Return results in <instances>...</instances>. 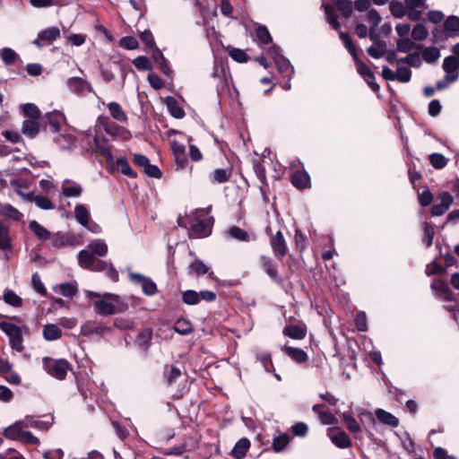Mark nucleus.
Here are the masks:
<instances>
[{
  "label": "nucleus",
  "mask_w": 459,
  "mask_h": 459,
  "mask_svg": "<svg viewBox=\"0 0 459 459\" xmlns=\"http://www.w3.org/2000/svg\"><path fill=\"white\" fill-rule=\"evenodd\" d=\"M431 289L436 292L438 299L446 302H454V305H445L444 308L451 313L455 321H457L456 312L459 311V303L456 300V295L451 290L446 281L434 279L431 282Z\"/></svg>",
  "instance_id": "obj_1"
},
{
  "label": "nucleus",
  "mask_w": 459,
  "mask_h": 459,
  "mask_svg": "<svg viewBox=\"0 0 459 459\" xmlns=\"http://www.w3.org/2000/svg\"><path fill=\"white\" fill-rule=\"evenodd\" d=\"M211 209H197L194 215L195 218L190 221L189 225V238H206L212 233V227L213 223V218L203 219L206 216Z\"/></svg>",
  "instance_id": "obj_2"
},
{
  "label": "nucleus",
  "mask_w": 459,
  "mask_h": 459,
  "mask_svg": "<svg viewBox=\"0 0 459 459\" xmlns=\"http://www.w3.org/2000/svg\"><path fill=\"white\" fill-rule=\"evenodd\" d=\"M96 313L100 316H111L123 313L127 309V305L119 303V297L113 293H105L102 299L94 301Z\"/></svg>",
  "instance_id": "obj_3"
},
{
  "label": "nucleus",
  "mask_w": 459,
  "mask_h": 459,
  "mask_svg": "<svg viewBox=\"0 0 459 459\" xmlns=\"http://www.w3.org/2000/svg\"><path fill=\"white\" fill-rule=\"evenodd\" d=\"M65 119V115L59 111L46 113L40 118L41 132L46 134H57L61 130V124Z\"/></svg>",
  "instance_id": "obj_4"
},
{
  "label": "nucleus",
  "mask_w": 459,
  "mask_h": 459,
  "mask_svg": "<svg viewBox=\"0 0 459 459\" xmlns=\"http://www.w3.org/2000/svg\"><path fill=\"white\" fill-rule=\"evenodd\" d=\"M0 329L8 335L10 344L13 350H16L17 351H22L23 350V338L22 330L19 326L9 322H1Z\"/></svg>",
  "instance_id": "obj_5"
},
{
  "label": "nucleus",
  "mask_w": 459,
  "mask_h": 459,
  "mask_svg": "<svg viewBox=\"0 0 459 459\" xmlns=\"http://www.w3.org/2000/svg\"><path fill=\"white\" fill-rule=\"evenodd\" d=\"M43 367L48 373H67L72 371V365L65 359H54L43 358Z\"/></svg>",
  "instance_id": "obj_6"
},
{
  "label": "nucleus",
  "mask_w": 459,
  "mask_h": 459,
  "mask_svg": "<svg viewBox=\"0 0 459 459\" xmlns=\"http://www.w3.org/2000/svg\"><path fill=\"white\" fill-rule=\"evenodd\" d=\"M327 435L333 444L338 448L345 449L352 446V442L349 435L340 428H330L327 429Z\"/></svg>",
  "instance_id": "obj_7"
},
{
  "label": "nucleus",
  "mask_w": 459,
  "mask_h": 459,
  "mask_svg": "<svg viewBox=\"0 0 459 459\" xmlns=\"http://www.w3.org/2000/svg\"><path fill=\"white\" fill-rule=\"evenodd\" d=\"M270 246L274 256L279 260H281L288 253V246L281 230H278L276 234L272 235L270 238Z\"/></svg>",
  "instance_id": "obj_8"
},
{
  "label": "nucleus",
  "mask_w": 459,
  "mask_h": 459,
  "mask_svg": "<svg viewBox=\"0 0 459 459\" xmlns=\"http://www.w3.org/2000/svg\"><path fill=\"white\" fill-rule=\"evenodd\" d=\"M259 262L263 270L271 278V280L276 284L281 286L283 284V279L279 275L273 259L268 255H263L259 257Z\"/></svg>",
  "instance_id": "obj_9"
},
{
  "label": "nucleus",
  "mask_w": 459,
  "mask_h": 459,
  "mask_svg": "<svg viewBox=\"0 0 459 459\" xmlns=\"http://www.w3.org/2000/svg\"><path fill=\"white\" fill-rule=\"evenodd\" d=\"M453 196L448 192H442L436 199V203L431 207V214L433 216L443 215L451 206L453 203Z\"/></svg>",
  "instance_id": "obj_10"
},
{
  "label": "nucleus",
  "mask_w": 459,
  "mask_h": 459,
  "mask_svg": "<svg viewBox=\"0 0 459 459\" xmlns=\"http://www.w3.org/2000/svg\"><path fill=\"white\" fill-rule=\"evenodd\" d=\"M61 37L60 30L57 27H48L45 30H40L38 33V37L33 41V45L37 48H41L44 45L41 41H46L48 44H52L55 40Z\"/></svg>",
  "instance_id": "obj_11"
},
{
  "label": "nucleus",
  "mask_w": 459,
  "mask_h": 459,
  "mask_svg": "<svg viewBox=\"0 0 459 459\" xmlns=\"http://www.w3.org/2000/svg\"><path fill=\"white\" fill-rule=\"evenodd\" d=\"M66 84L69 90L78 96H82L85 91H94L91 84L81 77H71L66 81Z\"/></svg>",
  "instance_id": "obj_12"
},
{
  "label": "nucleus",
  "mask_w": 459,
  "mask_h": 459,
  "mask_svg": "<svg viewBox=\"0 0 459 459\" xmlns=\"http://www.w3.org/2000/svg\"><path fill=\"white\" fill-rule=\"evenodd\" d=\"M443 69L446 72V80L448 82H454L459 76V57L446 56L443 62Z\"/></svg>",
  "instance_id": "obj_13"
},
{
  "label": "nucleus",
  "mask_w": 459,
  "mask_h": 459,
  "mask_svg": "<svg viewBox=\"0 0 459 459\" xmlns=\"http://www.w3.org/2000/svg\"><path fill=\"white\" fill-rule=\"evenodd\" d=\"M188 274L199 277L201 275L207 274L211 280H216L217 277L214 272L211 270L201 259H195L188 266Z\"/></svg>",
  "instance_id": "obj_14"
},
{
  "label": "nucleus",
  "mask_w": 459,
  "mask_h": 459,
  "mask_svg": "<svg viewBox=\"0 0 459 459\" xmlns=\"http://www.w3.org/2000/svg\"><path fill=\"white\" fill-rule=\"evenodd\" d=\"M290 182L299 190L311 187L310 176L304 169H297L290 176Z\"/></svg>",
  "instance_id": "obj_15"
},
{
  "label": "nucleus",
  "mask_w": 459,
  "mask_h": 459,
  "mask_svg": "<svg viewBox=\"0 0 459 459\" xmlns=\"http://www.w3.org/2000/svg\"><path fill=\"white\" fill-rule=\"evenodd\" d=\"M307 329L305 324H289L284 326L282 333L284 336L294 340H303L307 335Z\"/></svg>",
  "instance_id": "obj_16"
},
{
  "label": "nucleus",
  "mask_w": 459,
  "mask_h": 459,
  "mask_svg": "<svg viewBox=\"0 0 459 459\" xmlns=\"http://www.w3.org/2000/svg\"><path fill=\"white\" fill-rule=\"evenodd\" d=\"M22 132L27 137L33 139L41 132L40 119H26L22 122Z\"/></svg>",
  "instance_id": "obj_17"
},
{
  "label": "nucleus",
  "mask_w": 459,
  "mask_h": 459,
  "mask_svg": "<svg viewBox=\"0 0 459 459\" xmlns=\"http://www.w3.org/2000/svg\"><path fill=\"white\" fill-rule=\"evenodd\" d=\"M232 175V168L216 169L209 175L212 184H223L230 181Z\"/></svg>",
  "instance_id": "obj_18"
},
{
  "label": "nucleus",
  "mask_w": 459,
  "mask_h": 459,
  "mask_svg": "<svg viewBox=\"0 0 459 459\" xmlns=\"http://www.w3.org/2000/svg\"><path fill=\"white\" fill-rule=\"evenodd\" d=\"M281 351L297 363H304L308 359L307 352L300 348L285 345Z\"/></svg>",
  "instance_id": "obj_19"
},
{
  "label": "nucleus",
  "mask_w": 459,
  "mask_h": 459,
  "mask_svg": "<svg viewBox=\"0 0 459 459\" xmlns=\"http://www.w3.org/2000/svg\"><path fill=\"white\" fill-rule=\"evenodd\" d=\"M186 375H169L167 377V384L169 386L176 385L177 393L174 394V396L182 397L183 396V389L186 387Z\"/></svg>",
  "instance_id": "obj_20"
},
{
  "label": "nucleus",
  "mask_w": 459,
  "mask_h": 459,
  "mask_svg": "<svg viewBox=\"0 0 459 459\" xmlns=\"http://www.w3.org/2000/svg\"><path fill=\"white\" fill-rule=\"evenodd\" d=\"M164 103L167 106V108L169 114L176 119H182L186 116L185 110L179 107L178 100L172 97L168 96L164 100Z\"/></svg>",
  "instance_id": "obj_21"
},
{
  "label": "nucleus",
  "mask_w": 459,
  "mask_h": 459,
  "mask_svg": "<svg viewBox=\"0 0 459 459\" xmlns=\"http://www.w3.org/2000/svg\"><path fill=\"white\" fill-rule=\"evenodd\" d=\"M152 339V329L150 327L142 330L136 336L135 343L144 352H147Z\"/></svg>",
  "instance_id": "obj_22"
},
{
  "label": "nucleus",
  "mask_w": 459,
  "mask_h": 459,
  "mask_svg": "<svg viewBox=\"0 0 459 459\" xmlns=\"http://www.w3.org/2000/svg\"><path fill=\"white\" fill-rule=\"evenodd\" d=\"M152 58L159 65V68L163 74L169 77L171 76L173 71L170 69L168 60L159 48H155L152 50Z\"/></svg>",
  "instance_id": "obj_23"
},
{
  "label": "nucleus",
  "mask_w": 459,
  "mask_h": 459,
  "mask_svg": "<svg viewBox=\"0 0 459 459\" xmlns=\"http://www.w3.org/2000/svg\"><path fill=\"white\" fill-rule=\"evenodd\" d=\"M13 248V240L9 226L0 221V250L7 251Z\"/></svg>",
  "instance_id": "obj_24"
},
{
  "label": "nucleus",
  "mask_w": 459,
  "mask_h": 459,
  "mask_svg": "<svg viewBox=\"0 0 459 459\" xmlns=\"http://www.w3.org/2000/svg\"><path fill=\"white\" fill-rule=\"evenodd\" d=\"M250 441L247 437L240 438L232 448L230 455L235 459H242L246 456L250 447Z\"/></svg>",
  "instance_id": "obj_25"
},
{
  "label": "nucleus",
  "mask_w": 459,
  "mask_h": 459,
  "mask_svg": "<svg viewBox=\"0 0 459 459\" xmlns=\"http://www.w3.org/2000/svg\"><path fill=\"white\" fill-rule=\"evenodd\" d=\"M376 417L383 424L388 425L393 428H396L399 425V420L392 413L383 410L377 409L375 411Z\"/></svg>",
  "instance_id": "obj_26"
},
{
  "label": "nucleus",
  "mask_w": 459,
  "mask_h": 459,
  "mask_svg": "<svg viewBox=\"0 0 459 459\" xmlns=\"http://www.w3.org/2000/svg\"><path fill=\"white\" fill-rule=\"evenodd\" d=\"M29 229L37 236L39 240L46 241L51 238V233L37 221L29 223Z\"/></svg>",
  "instance_id": "obj_27"
},
{
  "label": "nucleus",
  "mask_w": 459,
  "mask_h": 459,
  "mask_svg": "<svg viewBox=\"0 0 459 459\" xmlns=\"http://www.w3.org/2000/svg\"><path fill=\"white\" fill-rule=\"evenodd\" d=\"M228 234L230 238L241 241V242H249L250 240H255V238H250V235L245 230L239 228L238 226H232L228 230Z\"/></svg>",
  "instance_id": "obj_28"
},
{
  "label": "nucleus",
  "mask_w": 459,
  "mask_h": 459,
  "mask_svg": "<svg viewBox=\"0 0 459 459\" xmlns=\"http://www.w3.org/2000/svg\"><path fill=\"white\" fill-rule=\"evenodd\" d=\"M93 142L96 152L103 156L108 162L113 161L112 146L102 143L97 136L94 137Z\"/></svg>",
  "instance_id": "obj_29"
},
{
  "label": "nucleus",
  "mask_w": 459,
  "mask_h": 459,
  "mask_svg": "<svg viewBox=\"0 0 459 459\" xmlns=\"http://www.w3.org/2000/svg\"><path fill=\"white\" fill-rule=\"evenodd\" d=\"M422 45L415 44L409 38H401L396 42V50L400 53H410L413 48L421 49Z\"/></svg>",
  "instance_id": "obj_30"
},
{
  "label": "nucleus",
  "mask_w": 459,
  "mask_h": 459,
  "mask_svg": "<svg viewBox=\"0 0 459 459\" xmlns=\"http://www.w3.org/2000/svg\"><path fill=\"white\" fill-rule=\"evenodd\" d=\"M95 256L89 250H81L78 253V264L82 268L90 270L95 262Z\"/></svg>",
  "instance_id": "obj_31"
},
{
  "label": "nucleus",
  "mask_w": 459,
  "mask_h": 459,
  "mask_svg": "<svg viewBox=\"0 0 459 459\" xmlns=\"http://www.w3.org/2000/svg\"><path fill=\"white\" fill-rule=\"evenodd\" d=\"M108 108L111 117L117 121L121 123L127 121V117L119 103L114 101L110 102L108 104Z\"/></svg>",
  "instance_id": "obj_32"
},
{
  "label": "nucleus",
  "mask_w": 459,
  "mask_h": 459,
  "mask_svg": "<svg viewBox=\"0 0 459 459\" xmlns=\"http://www.w3.org/2000/svg\"><path fill=\"white\" fill-rule=\"evenodd\" d=\"M279 73L284 74L285 76L290 78L293 74V67L290 65V60L283 56H278V59L274 60Z\"/></svg>",
  "instance_id": "obj_33"
},
{
  "label": "nucleus",
  "mask_w": 459,
  "mask_h": 459,
  "mask_svg": "<svg viewBox=\"0 0 459 459\" xmlns=\"http://www.w3.org/2000/svg\"><path fill=\"white\" fill-rule=\"evenodd\" d=\"M74 216L77 221L83 227H87L91 219V215L87 208L83 204H77L74 208Z\"/></svg>",
  "instance_id": "obj_34"
},
{
  "label": "nucleus",
  "mask_w": 459,
  "mask_h": 459,
  "mask_svg": "<svg viewBox=\"0 0 459 459\" xmlns=\"http://www.w3.org/2000/svg\"><path fill=\"white\" fill-rule=\"evenodd\" d=\"M57 289H58L59 293L62 296L70 298V299H73L74 296H76V294L78 292L76 284L72 283V282L60 283L59 285H57L55 288V290L57 291Z\"/></svg>",
  "instance_id": "obj_35"
},
{
  "label": "nucleus",
  "mask_w": 459,
  "mask_h": 459,
  "mask_svg": "<svg viewBox=\"0 0 459 459\" xmlns=\"http://www.w3.org/2000/svg\"><path fill=\"white\" fill-rule=\"evenodd\" d=\"M116 164H117V167L119 168L120 172L123 175H125L130 178H137V173L132 169L126 157H118L116 160Z\"/></svg>",
  "instance_id": "obj_36"
},
{
  "label": "nucleus",
  "mask_w": 459,
  "mask_h": 459,
  "mask_svg": "<svg viewBox=\"0 0 459 459\" xmlns=\"http://www.w3.org/2000/svg\"><path fill=\"white\" fill-rule=\"evenodd\" d=\"M43 336L47 341H56L62 336V331L58 325L48 324L44 326Z\"/></svg>",
  "instance_id": "obj_37"
},
{
  "label": "nucleus",
  "mask_w": 459,
  "mask_h": 459,
  "mask_svg": "<svg viewBox=\"0 0 459 459\" xmlns=\"http://www.w3.org/2000/svg\"><path fill=\"white\" fill-rule=\"evenodd\" d=\"M22 421H17L9 426L4 430L3 435L12 440H20L22 432Z\"/></svg>",
  "instance_id": "obj_38"
},
{
  "label": "nucleus",
  "mask_w": 459,
  "mask_h": 459,
  "mask_svg": "<svg viewBox=\"0 0 459 459\" xmlns=\"http://www.w3.org/2000/svg\"><path fill=\"white\" fill-rule=\"evenodd\" d=\"M290 441V436L286 433L281 434L273 439L272 448L275 453L282 452Z\"/></svg>",
  "instance_id": "obj_39"
},
{
  "label": "nucleus",
  "mask_w": 459,
  "mask_h": 459,
  "mask_svg": "<svg viewBox=\"0 0 459 459\" xmlns=\"http://www.w3.org/2000/svg\"><path fill=\"white\" fill-rule=\"evenodd\" d=\"M88 247L91 253L99 256H104L108 253V246L102 239H95L91 241L88 245Z\"/></svg>",
  "instance_id": "obj_40"
},
{
  "label": "nucleus",
  "mask_w": 459,
  "mask_h": 459,
  "mask_svg": "<svg viewBox=\"0 0 459 459\" xmlns=\"http://www.w3.org/2000/svg\"><path fill=\"white\" fill-rule=\"evenodd\" d=\"M109 66L110 68H117L120 72V75L123 81L126 80L127 74L129 72H132V68L130 65L127 62H125L124 60H109Z\"/></svg>",
  "instance_id": "obj_41"
},
{
  "label": "nucleus",
  "mask_w": 459,
  "mask_h": 459,
  "mask_svg": "<svg viewBox=\"0 0 459 459\" xmlns=\"http://www.w3.org/2000/svg\"><path fill=\"white\" fill-rule=\"evenodd\" d=\"M22 109L24 117H28L29 119H40L42 117L41 111L33 103H26L22 105Z\"/></svg>",
  "instance_id": "obj_42"
},
{
  "label": "nucleus",
  "mask_w": 459,
  "mask_h": 459,
  "mask_svg": "<svg viewBox=\"0 0 459 459\" xmlns=\"http://www.w3.org/2000/svg\"><path fill=\"white\" fill-rule=\"evenodd\" d=\"M339 37L342 43L344 44V47L349 51V53L351 55L352 58L358 56V50L356 46L354 45L351 36L349 33L339 30Z\"/></svg>",
  "instance_id": "obj_43"
},
{
  "label": "nucleus",
  "mask_w": 459,
  "mask_h": 459,
  "mask_svg": "<svg viewBox=\"0 0 459 459\" xmlns=\"http://www.w3.org/2000/svg\"><path fill=\"white\" fill-rule=\"evenodd\" d=\"M4 301L13 307H21L22 306V299L19 297L13 290H6L3 296Z\"/></svg>",
  "instance_id": "obj_44"
},
{
  "label": "nucleus",
  "mask_w": 459,
  "mask_h": 459,
  "mask_svg": "<svg viewBox=\"0 0 459 459\" xmlns=\"http://www.w3.org/2000/svg\"><path fill=\"white\" fill-rule=\"evenodd\" d=\"M253 169H254L256 177L260 180V182L263 185H267L266 170H265V167L264 165V160H256V159L254 160H253Z\"/></svg>",
  "instance_id": "obj_45"
},
{
  "label": "nucleus",
  "mask_w": 459,
  "mask_h": 459,
  "mask_svg": "<svg viewBox=\"0 0 459 459\" xmlns=\"http://www.w3.org/2000/svg\"><path fill=\"white\" fill-rule=\"evenodd\" d=\"M325 15H326V20H327L328 23L331 25L332 29L339 31L341 29V23L339 22L338 16L334 13L333 6H331L329 4L326 5L325 7Z\"/></svg>",
  "instance_id": "obj_46"
},
{
  "label": "nucleus",
  "mask_w": 459,
  "mask_h": 459,
  "mask_svg": "<svg viewBox=\"0 0 459 459\" xmlns=\"http://www.w3.org/2000/svg\"><path fill=\"white\" fill-rule=\"evenodd\" d=\"M0 56L5 65H11L16 62L17 59H19V56L17 53L10 48H4L0 51Z\"/></svg>",
  "instance_id": "obj_47"
},
{
  "label": "nucleus",
  "mask_w": 459,
  "mask_h": 459,
  "mask_svg": "<svg viewBox=\"0 0 459 459\" xmlns=\"http://www.w3.org/2000/svg\"><path fill=\"white\" fill-rule=\"evenodd\" d=\"M174 330L182 335H187L193 331V327L189 320L179 318L174 325Z\"/></svg>",
  "instance_id": "obj_48"
},
{
  "label": "nucleus",
  "mask_w": 459,
  "mask_h": 459,
  "mask_svg": "<svg viewBox=\"0 0 459 459\" xmlns=\"http://www.w3.org/2000/svg\"><path fill=\"white\" fill-rule=\"evenodd\" d=\"M334 5L344 18H349L352 13V3L350 0H335Z\"/></svg>",
  "instance_id": "obj_49"
},
{
  "label": "nucleus",
  "mask_w": 459,
  "mask_h": 459,
  "mask_svg": "<svg viewBox=\"0 0 459 459\" xmlns=\"http://www.w3.org/2000/svg\"><path fill=\"white\" fill-rule=\"evenodd\" d=\"M399 63H404L415 68L420 67L421 65L420 54L419 51L408 53L405 57L399 59Z\"/></svg>",
  "instance_id": "obj_50"
},
{
  "label": "nucleus",
  "mask_w": 459,
  "mask_h": 459,
  "mask_svg": "<svg viewBox=\"0 0 459 459\" xmlns=\"http://www.w3.org/2000/svg\"><path fill=\"white\" fill-rule=\"evenodd\" d=\"M444 30L447 36L452 32L459 31V17L455 15L449 16L444 22Z\"/></svg>",
  "instance_id": "obj_51"
},
{
  "label": "nucleus",
  "mask_w": 459,
  "mask_h": 459,
  "mask_svg": "<svg viewBox=\"0 0 459 459\" xmlns=\"http://www.w3.org/2000/svg\"><path fill=\"white\" fill-rule=\"evenodd\" d=\"M440 56V51L437 48H426L422 52V58L426 63L431 64L436 62Z\"/></svg>",
  "instance_id": "obj_52"
},
{
  "label": "nucleus",
  "mask_w": 459,
  "mask_h": 459,
  "mask_svg": "<svg viewBox=\"0 0 459 459\" xmlns=\"http://www.w3.org/2000/svg\"><path fill=\"white\" fill-rule=\"evenodd\" d=\"M431 166L436 169H441L446 166L447 159L441 153L434 152L429 157Z\"/></svg>",
  "instance_id": "obj_53"
},
{
  "label": "nucleus",
  "mask_w": 459,
  "mask_h": 459,
  "mask_svg": "<svg viewBox=\"0 0 459 459\" xmlns=\"http://www.w3.org/2000/svg\"><path fill=\"white\" fill-rule=\"evenodd\" d=\"M389 10L395 18H403L406 14L405 6L397 0H393L389 4Z\"/></svg>",
  "instance_id": "obj_54"
},
{
  "label": "nucleus",
  "mask_w": 459,
  "mask_h": 459,
  "mask_svg": "<svg viewBox=\"0 0 459 459\" xmlns=\"http://www.w3.org/2000/svg\"><path fill=\"white\" fill-rule=\"evenodd\" d=\"M255 36L262 44H269L273 41L272 36L264 25H258L255 28Z\"/></svg>",
  "instance_id": "obj_55"
},
{
  "label": "nucleus",
  "mask_w": 459,
  "mask_h": 459,
  "mask_svg": "<svg viewBox=\"0 0 459 459\" xmlns=\"http://www.w3.org/2000/svg\"><path fill=\"white\" fill-rule=\"evenodd\" d=\"M183 303L194 306L200 302L198 292L193 290H187L182 292Z\"/></svg>",
  "instance_id": "obj_56"
},
{
  "label": "nucleus",
  "mask_w": 459,
  "mask_h": 459,
  "mask_svg": "<svg viewBox=\"0 0 459 459\" xmlns=\"http://www.w3.org/2000/svg\"><path fill=\"white\" fill-rule=\"evenodd\" d=\"M134 65L140 71H151L152 64L151 60L145 56H139L133 60Z\"/></svg>",
  "instance_id": "obj_57"
},
{
  "label": "nucleus",
  "mask_w": 459,
  "mask_h": 459,
  "mask_svg": "<svg viewBox=\"0 0 459 459\" xmlns=\"http://www.w3.org/2000/svg\"><path fill=\"white\" fill-rule=\"evenodd\" d=\"M79 391L84 394L86 390H91V384L89 382V375H74Z\"/></svg>",
  "instance_id": "obj_58"
},
{
  "label": "nucleus",
  "mask_w": 459,
  "mask_h": 459,
  "mask_svg": "<svg viewBox=\"0 0 459 459\" xmlns=\"http://www.w3.org/2000/svg\"><path fill=\"white\" fill-rule=\"evenodd\" d=\"M118 46L127 50H134L138 48L139 43L134 37L125 36L119 39Z\"/></svg>",
  "instance_id": "obj_59"
},
{
  "label": "nucleus",
  "mask_w": 459,
  "mask_h": 459,
  "mask_svg": "<svg viewBox=\"0 0 459 459\" xmlns=\"http://www.w3.org/2000/svg\"><path fill=\"white\" fill-rule=\"evenodd\" d=\"M429 35L428 30L422 23L416 24L411 31V38L414 40L421 41L427 39Z\"/></svg>",
  "instance_id": "obj_60"
},
{
  "label": "nucleus",
  "mask_w": 459,
  "mask_h": 459,
  "mask_svg": "<svg viewBox=\"0 0 459 459\" xmlns=\"http://www.w3.org/2000/svg\"><path fill=\"white\" fill-rule=\"evenodd\" d=\"M353 60L355 62V65H356V67H357V72L358 74L364 79L365 77H368L371 74H373V72L371 71V69L369 68V66H368L358 56H356L355 57H353Z\"/></svg>",
  "instance_id": "obj_61"
},
{
  "label": "nucleus",
  "mask_w": 459,
  "mask_h": 459,
  "mask_svg": "<svg viewBox=\"0 0 459 459\" xmlns=\"http://www.w3.org/2000/svg\"><path fill=\"white\" fill-rule=\"evenodd\" d=\"M62 193L65 197H77L82 193V187L81 185L74 183L72 186H62Z\"/></svg>",
  "instance_id": "obj_62"
},
{
  "label": "nucleus",
  "mask_w": 459,
  "mask_h": 459,
  "mask_svg": "<svg viewBox=\"0 0 459 459\" xmlns=\"http://www.w3.org/2000/svg\"><path fill=\"white\" fill-rule=\"evenodd\" d=\"M411 71L406 66H400L395 72V80L402 83H405L411 81Z\"/></svg>",
  "instance_id": "obj_63"
},
{
  "label": "nucleus",
  "mask_w": 459,
  "mask_h": 459,
  "mask_svg": "<svg viewBox=\"0 0 459 459\" xmlns=\"http://www.w3.org/2000/svg\"><path fill=\"white\" fill-rule=\"evenodd\" d=\"M139 37H140L141 41L145 44V47L147 48H151L153 50L155 48H158L154 41L153 35L150 30H145L142 31L139 34Z\"/></svg>",
  "instance_id": "obj_64"
}]
</instances>
